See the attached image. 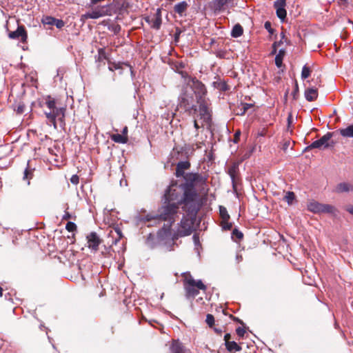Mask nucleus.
I'll return each instance as SVG.
<instances>
[{"label":"nucleus","instance_id":"obj_1","mask_svg":"<svg viewBox=\"0 0 353 353\" xmlns=\"http://www.w3.org/2000/svg\"><path fill=\"white\" fill-rule=\"evenodd\" d=\"M206 181V177L199 172H187L184 175L183 182L180 184V189L183 192L181 201L183 205H190L189 211L192 214L198 212L200 209L199 194L196 187L203 189Z\"/></svg>","mask_w":353,"mask_h":353},{"label":"nucleus","instance_id":"obj_2","mask_svg":"<svg viewBox=\"0 0 353 353\" xmlns=\"http://www.w3.org/2000/svg\"><path fill=\"white\" fill-rule=\"evenodd\" d=\"M206 94L205 85L196 79H191L182 87L178 98V109L190 114L197 112V103Z\"/></svg>","mask_w":353,"mask_h":353},{"label":"nucleus","instance_id":"obj_3","mask_svg":"<svg viewBox=\"0 0 353 353\" xmlns=\"http://www.w3.org/2000/svg\"><path fill=\"white\" fill-rule=\"evenodd\" d=\"M182 275L184 277V290L186 299H193L199 294V290H206V286L203 281L201 279L194 280L190 272H183Z\"/></svg>","mask_w":353,"mask_h":353},{"label":"nucleus","instance_id":"obj_4","mask_svg":"<svg viewBox=\"0 0 353 353\" xmlns=\"http://www.w3.org/2000/svg\"><path fill=\"white\" fill-rule=\"evenodd\" d=\"M190 205H183L182 207L183 210L185 212L186 215L183 214V218L181 220L180 225L178 228L177 234L179 236H185L191 234L193 231V225L196 221V214L198 212H196L194 214H192L189 211Z\"/></svg>","mask_w":353,"mask_h":353},{"label":"nucleus","instance_id":"obj_5","mask_svg":"<svg viewBox=\"0 0 353 353\" xmlns=\"http://www.w3.org/2000/svg\"><path fill=\"white\" fill-rule=\"evenodd\" d=\"M172 224L168 223L164 224L163 227L157 232V239L160 243L164 244L165 251L172 250V247L175 244V241L179 237L177 232L172 234Z\"/></svg>","mask_w":353,"mask_h":353},{"label":"nucleus","instance_id":"obj_6","mask_svg":"<svg viewBox=\"0 0 353 353\" xmlns=\"http://www.w3.org/2000/svg\"><path fill=\"white\" fill-rule=\"evenodd\" d=\"M179 209V205L175 203H166L163 200V205L159 210V217L161 221H166L172 224L175 221V216Z\"/></svg>","mask_w":353,"mask_h":353},{"label":"nucleus","instance_id":"obj_7","mask_svg":"<svg viewBox=\"0 0 353 353\" xmlns=\"http://www.w3.org/2000/svg\"><path fill=\"white\" fill-rule=\"evenodd\" d=\"M181 191L180 185L177 187L176 184H171L163 195V200H165V203L170 202L177 203L179 205H183V203L181 201L182 199Z\"/></svg>","mask_w":353,"mask_h":353},{"label":"nucleus","instance_id":"obj_8","mask_svg":"<svg viewBox=\"0 0 353 353\" xmlns=\"http://www.w3.org/2000/svg\"><path fill=\"white\" fill-rule=\"evenodd\" d=\"M307 210L316 214L327 213L335 214L338 212L336 208L332 205L323 204L315 201L308 203Z\"/></svg>","mask_w":353,"mask_h":353},{"label":"nucleus","instance_id":"obj_9","mask_svg":"<svg viewBox=\"0 0 353 353\" xmlns=\"http://www.w3.org/2000/svg\"><path fill=\"white\" fill-rule=\"evenodd\" d=\"M197 104L199 105V112L200 118L203 119L204 122L209 123L211 121V115L203 97L201 98V102H198Z\"/></svg>","mask_w":353,"mask_h":353},{"label":"nucleus","instance_id":"obj_10","mask_svg":"<svg viewBox=\"0 0 353 353\" xmlns=\"http://www.w3.org/2000/svg\"><path fill=\"white\" fill-rule=\"evenodd\" d=\"M9 38L12 39H21L22 42H26L28 39V34L26 28L23 26H18L16 30L10 32L8 34Z\"/></svg>","mask_w":353,"mask_h":353},{"label":"nucleus","instance_id":"obj_11","mask_svg":"<svg viewBox=\"0 0 353 353\" xmlns=\"http://www.w3.org/2000/svg\"><path fill=\"white\" fill-rule=\"evenodd\" d=\"M239 172V163H234L231 165L228 170V174H229L232 184V188L235 190H236V184L239 179L238 174Z\"/></svg>","mask_w":353,"mask_h":353},{"label":"nucleus","instance_id":"obj_12","mask_svg":"<svg viewBox=\"0 0 353 353\" xmlns=\"http://www.w3.org/2000/svg\"><path fill=\"white\" fill-rule=\"evenodd\" d=\"M66 108L63 106H57L54 109L51 111L54 114L56 120L59 121L61 127H64L65 125V113Z\"/></svg>","mask_w":353,"mask_h":353},{"label":"nucleus","instance_id":"obj_13","mask_svg":"<svg viewBox=\"0 0 353 353\" xmlns=\"http://www.w3.org/2000/svg\"><path fill=\"white\" fill-rule=\"evenodd\" d=\"M88 246L89 248L97 251L99 248V245L101 243V239L95 232H91L87 236Z\"/></svg>","mask_w":353,"mask_h":353},{"label":"nucleus","instance_id":"obj_14","mask_svg":"<svg viewBox=\"0 0 353 353\" xmlns=\"http://www.w3.org/2000/svg\"><path fill=\"white\" fill-rule=\"evenodd\" d=\"M190 163L188 161H181L176 164L175 175L176 177L183 176L185 175V170L189 169Z\"/></svg>","mask_w":353,"mask_h":353},{"label":"nucleus","instance_id":"obj_15","mask_svg":"<svg viewBox=\"0 0 353 353\" xmlns=\"http://www.w3.org/2000/svg\"><path fill=\"white\" fill-rule=\"evenodd\" d=\"M97 54L95 55L94 59L95 61L97 63V67L101 66V63H103L105 64L104 61L109 59L110 54H107L105 48H100L97 50Z\"/></svg>","mask_w":353,"mask_h":353},{"label":"nucleus","instance_id":"obj_16","mask_svg":"<svg viewBox=\"0 0 353 353\" xmlns=\"http://www.w3.org/2000/svg\"><path fill=\"white\" fill-rule=\"evenodd\" d=\"M106 14L103 9H95L92 12H86L81 16L82 19H97Z\"/></svg>","mask_w":353,"mask_h":353},{"label":"nucleus","instance_id":"obj_17","mask_svg":"<svg viewBox=\"0 0 353 353\" xmlns=\"http://www.w3.org/2000/svg\"><path fill=\"white\" fill-rule=\"evenodd\" d=\"M171 353H191L190 351L185 347L179 341H174L170 347Z\"/></svg>","mask_w":353,"mask_h":353},{"label":"nucleus","instance_id":"obj_18","mask_svg":"<svg viewBox=\"0 0 353 353\" xmlns=\"http://www.w3.org/2000/svg\"><path fill=\"white\" fill-rule=\"evenodd\" d=\"M333 136V132H327L325 134H324L321 139H319L320 143L323 146V149L329 148L330 147H333L334 145V143L333 141H332L330 143H329V141L331 139V138Z\"/></svg>","mask_w":353,"mask_h":353},{"label":"nucleus","instance_id":"obj_19","mask_svg":"<svg viewBox=\"0 0 353 353\" xmlns=\"http://www.w3.org/2000/svg\"><path fill=\"white\" fill-rule=\"evenodd\" d=\"M188 8V4L185 1L176 3L174 7V12L177 13L180 17L185 15V12Z\"/></svg>","mask_w":353,"mask_h":353},{"label":"nucleus","instance_id":"obj_20","mask_svg":"<svg viewBox=\"0 0 353 353\" xmlns=\"http://www.w3.org/2000/svg\"><path fill=\"white\" fill-rule=\"evenodd\" d=\"M350 191H353V185L346 182L340 183L335 188L336 193L349 192Z\"/></svg>","mask_w":353,"mask_h":353},{"label":"nucleus","instance_id":"obj_21","mask_svg":"<svg viewBox=\"0 0 353 353\" xmlns=\"http://www.w3.org/2000/svg\"><path fill=\"white\" fill-rule=\"evenodd\" d=\"M304 94L307 101H313L318 97L317 89L314 88H307L305 90Z\"/></svg>","mask_w":353,"mask_h":353},{"label":"nucleus","instance_id":"obj_22","mask_svg":"<svg viewBox=\"0 0 353 353\" xmlns=\"http://www.w3.org/2000/svg\"><path fill=\"white\" fill-rule=\"evenodd\" d=\"M212 85L214 88L223 92H225L230 90V87L227 83L225 81L221 80L220 79L214 81L212 83Z\"/></svg>","mask_w":353,"mask_h":353},{"label":"nucleus","instance_id":"obj_23","mask_svg":"<svg viewBox=\"0 0 353 353\" xmlns=\"http://www.w3.org/2000/svg\"><path fill=\"white\" fill-rule=\"evenodd\" d=\"M340 134L346 138H353V124L339 130Z\"/></svg>","mask_w":353,"mask_h":353},{"label":"nucleus","instance_id":"obj_24","mask_svg":"<svg viewBox=\"0 0 353 353\" xmlns=\"http://www.w3.org/2000/svg\"><path fill=\"white\" fill-rule=\"evenodd\" d=\"M243 33V29L242 26L237 23L234 25L231 31V36L234 38H238L241 37Z\"/></svg>","mask_w":353,"mask_h":353},{"label":"nucleus","instance_id":"obj_25","mask_svg":"<svg viewBox=\"0 0 353 353\" xmlns=\"http://www.w3.org/2000/svg\"><path fill=\"white\" fill-rule=\"evenodd\" d=\"M226 349L229 352H239L241 350V347L235 341H227L225 343Z\"/></svg>","mask_w":353,"mask_h":353},{"label":"nucleus","instance_id":"obj_26","mask_svg":"<svg viewBox=\"0 0 353 353\" xmlns=\"http://www.w3.org/2000/svg\"><path fill=\"white\" fill-rule=\"evenodd\" d=\"M285 54V50L284 48H281L279 50L278 54H276L274 61H275V65L278 68L281 67L282 63H283V57H284Z\"/></svg>","mask_w":353,"mask_h":353},{"label":"nucleus","instance_id":"obj_27","mask_svg":"<svg viewBox=\"0 0 353 353\" xmlns=\"http://www.w3.org/2000/svg\"><path fill=\"white\" fill-rule=\"evenodd\" d=\"M44 114L48 119V121L52 125H53L54 129L57 128V120L55 119L54 114H52V112L51 110L49 111H45Z\"/></svg>","mask_w":353,"mask_h":353},{"label":"nucleus","instance_id":"obj_28","mask_svg":"<svg viewBox=\"0 0 353 353\" xmlns=\"http://www.w3.org/2000/svg\"><path fill=\"white\" fill-rule=\"evenodd\" d=\"M112 139L119 143H126L128 141L127 136H124L120 134H114L112 137Z\"/></svg>","mask_w":353,"mask_h":353},{"label":"nucleus","instance_id":"obj_29","mask_svg":"<svg viewBox=\"0 0 353 353\" xmlns=\"http://www.w3.org/2000/svg\"><path fill=\"white\" fill-rule=\"evenodd\" d=\"M314 148H317V149H323V146L322 145V144L320 143V141L318 140L316 141H313L310 145H309L308 146H307L305 149H304V152L305 151H308L310 150H312V149H314Z\"/></svg>","mask_w":353,"mask_h":353},{"label":"nucleus","instance_id":"obj_30","mask_svg":"<svg viewBox=\"0 0 353 353\" xmlns=\"http://www.w3.org/2000/svg\"><path fill=\"white\" fill-rule=\"evenodd\" d=\"M108 30L112 32L115 35H117L120 32L121 27L117 23H111L108 26Z\"/></svg>","mask_w":353,"mask_h":353},{"label":"nucleus","instance_id":"obj_31","mask_svg":"<svg viewBox=\"0 0 353 353\" xmlns=\"http://www.w3.org/2000/svg\"><path fill=\"white\" fill-rule=\"evenodd\" d=\"M162 23V19L159 17H154L152 20L151 28L154 30H159Z\"/></svg>","mask_w":353,"mask_h":353},{"label":"nucleus","instance_id":"obj_32","mask_svg":"<svg viewBox=\"0 0 353 353\" xmlns=\"http://www.w3.org/2000/svg\"><path fill=\"white\" fill-rule=\"evenodd\" d=\"M219 214L222 219V221H226L230 219V215L228 213L227 209L225 207L221 205L219 206Z\"/></svg>","mask_w":353,"mask_h":353},{"label":"nucleus","instance_id":"obj_33","mask_svg":"<svg viewBox=\"0 0 353 353\" xmlns=\"http://www.w3.org/2000/svg\"><path fill=\"white\" fill-rule=\"evenodd\" d=\"M253 106L251 103H242L241 108H240V111L236 113L237 115L243 116L245 114V112Z\"/></svg>","mask_w":353,"mask_h":353},{"label":"nucleus","instance_id":"obj_34","mask_svg":"<svg viewBox=\"0 0 353 353\" xmlns=\"http://www.w3.org/2000/svg\"><path fill=\"white\" fill-rule=\"evenodd\" d=\"M276 13L277 17L281 21H283L287 16V11L285 8H276Z\"/></svg>","mask_w":353,"mask_h":353},{"label":"nucleus","instance_id":"obj_35","mask_svg":"<svg viewBox=\"0 0 353 353\" xmlns=\"http://www.w3.org/2000/svg\"><path fill=\"white\" fill-rule=\"evenodd\" d=\"M46 104L49 110H52V109H54L57 106L55 100L53 98H51L50 97H48V99L46 101Z\"/></svg>","mask_w":353,"mask_h":353},{"label":"nucleus","instance_id":"obj_36","mask_svg":"<svg viewBox=\"0 0 353 353\" xmlns=\"http://www.w3.org/2000/svg\"><path fill=\"white\" fill-rule=\"evenodd\" d=\"M285 201L288 203V205H291L294 200L295 199V194L293 192H288L284 198Z\"/></svg>","mask_w":353,"mask_h":353},{"label":"nucleus","instance_id":"obj_37","mask_svg":"<svg viewBox=\"0 0 353 353\" xmlns=\"http://www.w3.org/2000/svg\"><path fill=\"white\" fill-rule=\"evenodd\" d=\"M243 234L238 229L235 228L233 230L232 232V239H233L234 240H240L241 239H243Z\"/></svg>","mask_w":353,"mask_h":353},{"label":"nucleus","instance_id":"obj_38","mask_svg":"<svg viewBox=\"0 0 353 353\" xmlns=\"http://www.w3.org/2000/svg\"><path fill=\"white\" fill-rule=\"evenodd\" d=\"M32 177V171L28 168H26L23 172V180H28L27 184L30 185V179Z\"/></svg>","mask_w":353,"mask_h":353},{"label":"nucleus","instance_id":"obj_39","mask_svg":"<svg viewBox=\"0 0 353 353\" xmlns=\"http://www.w3.org/2000/svg\"><path fill=\"white\" fill-rule=\"evenodd\" d=\"M156 219H159V214H157L154 216L151 215V214H147L146 216H144L139 219L140 221H144V222H148V221H150L156 220Z\"/></svg>","mask_w":353,"mask_h":353},{"label":"nucleus","instance_id":"obj_40","mask_svg":"<svg viewBox=\"0 0 353 353\" xmlns=\"http://www.w3.org/2000/svg\"><path fill=\"white\" fill-rule=\"evenodd\" d=\"M310 69L309 67H307V65H304L302 68V71H301V78L303 79H305L307 78H308L310 75Z\"/></svg>","mask_w":353,"mask_h":353},{"label":"nucleus","instance_id":"obj_41","mask_svg":"<svg viewBox=\"0 0 353 353\" xmlns=\"http://www.w3.org/2000/svg\"><path fill=\"white\" fill-rule=\"evenodd\" d=\"M294 90L291 94L292 96L293 100H296L299 97V85L296 80H294Z\"/></svg>","mask_w":353,"mask_h":353},{"label":"nucleus","instance_id":"obj_42","mask_svg":"<svg viewBox=\"0 0 353 353\" xmlns=\"http://www.w3.org/2000/svg\"><path fill=\"white\" fill-rule=\"evenodd\" d=\"M54 20V17H50V16H46L42 19L41 21L44 25L53 26Z\"/></svg>","mask_w":353,"mask_h":353},{"label":"nucleus","instance_id":"obj_43","mask_svg":"<svg viewBox=\"0 0 353 353\" xmlns=\"http://www.w3.org/2000/svg\"><path fill=\"white\" fill-rule=\"evenodd\" d=\"M286 6V0H276L274 2V8H284Z\"/></svg>","mask_w":353,"mask_h":353},{"label":"nucleus","instance_id":"obj_44","mask_svg":"<svg viewBox=\"0 0 353 353\" xmlns=\"http://www.w3.org/2000/svg\"><path fill=\"white\" fill-rule=\"evenodd\" d=\"M205 322H206V323L208 325V326L210 327H212L213 325H214V316L212 314H208L207 316H206Z\"/></svg>","mask_w":353,"mask_h":353},{"label":"nucleus","instance_id":"obj_45","mask_svg":"<svg viewBox=\"0 0 353 353\" xmlns=\"http://www.w3.org/2000/svg\"><path fill=\"white\" fill-rule=\"evenodd\" d=\"M65 229L68 232H74L77 230V225L74 222L69 221L66 223Z\"/></svg>","mask_w":353,"mask_h":353},{"label":"nucleus","instance_id":"obj_46","mask_svg":"<svg viewBox=\"0 0 353 353\" xmlns=\"http://www.w3.org/2000/svg\"><path fill=\"white\" fill-rule=\"evenodd\" d=\"M26 106L23 103H19L17 106L15 108L14 110L17 114H21L25 112Z\"/></svg>","mask_w":353,"mask_h":353},{"label":"nucleus","instance_id":"obj_47","mask_svg":"<svg viewBox=\"0 0 353 353\" xmlns=\"http://www.w3.org/2000/svg\"><path fill=\"white\" fill-rule=\"evenodd\" d=\"M65 25L64 21L62 19L54 18L53 26H55L57 28L61 29Z\"/></svg>","mask_w":353,"mask_h":353},{"label":"nucleus","instance_id":"obj_48","mask_svg":"<svg viewBox=\"0 0 353 353\" xmlns=\"http://www.w3.org/2000/svg\"><path fill=\"white\" fill-rule=\"evenodd\" d=\"M264 28L270 34H273L275 31L274 29L272 28L271 23L268 21L265 22Z\"/></svg>","mask_w":353,"mask_h":353},{"label":"nucleus","instance_id":"obj_49","mask_svg":"<svg viewBox=\"0 0 353 353\" xmlns=\"http://www.w3.org/2000/svg\"><path fill=\"white\" fill-rule=\"evenodd\" d=\"M232 228V223L228 222V221H222V228L224 230H230Z\"/></svg>","mask_w":353,"mask_h":353},{"label":"nucleus","instance_id":"obj_50","mask_svg":"<svg viewBox=\"0 0 353 353\" xmlns=\"http://www.w3.org/2000/svg\"><path fill=\"white\" fill-rule=\"evenodd\" d=\"M282 43H283V41H282V40H280V41H275V42L272 44V54H276V51H277V47H279V46H281Z\"/></svg>","mask_w":353,"mask_h":353},{"label":"nucleus","instance_id":"obj_51","mask_svg":"<svg viewBox=\"0 0 353 353\" xmlns=\"http://www.w3.org/2000/svg\"><path fill=\"white\" fill-rule=\"evenodd\" d=\"M236 332L239 337H243L245 330L243 327H238L236 330Z\"/></svg>","mask_w":353,"mask_h":353},{"label":"nucleus","instance_id":"obj_52","mask_svg":"<svg viewBox=\"0 0 353 353\" xmlns=\"http://www.w3.org/2000/svg\"><path fill=\"white\" fill-rule=\"evenodd\" d=\"M181 33V30L179 28H176L174 35V40L175 43L179 42Z\"/></svg>","mask_w":353,"mask_h":353},{"label":"nucleus","instance_id":"obj_53","mask_svg":"<svg viewBox=\"0 0 353 353\" xmlns=\"http://www.w3.org/2000/svg\"><path fill=\"white\" fill-rule=\"evenodd\" d=\"M70 182L72 183V184H74V185H77L79 183V176L77 175V174H74L71 176L70 178Z\"/></svg>","mask_w":353,"mask_h":353},{"label":"nucleus","instance_id":"obj_54","mask_svg":"<svg viewBox=\"0 0 353 353\" xmlns=\"http://www.w3.org/2000/svg\"><path fill=\"white\" fill-rule=\"evenodd\" d=\"M225 53L226 52L225 51H223V50H217L216 52H215V54L217 57L220 58V59H223L225 58Z\"/></svg>","mask_w":353,"mask_h":353},{"label":"nucleus","instance_id":"obj_55","mask_svg":"<svg viewBox=\"0 0 353 353\" xmlns=\"http://www.w3.org/2000/svg\"><path fill=\"white\" fill-rule=\"evenodd\" d=\"M194 243L195 246H199L201 245L200 241H199V237L196 234H194L192 236Z\"/></svg>","mask_w":353,"mask_h":353},{"label":"nucleus","instance_id":"obj_56","mask_svg":"<svg viewBox=\"0 0 353 353\" xmlns=\"http://www.w3.org/2000/svg\"><path fill=\"white\" fill-rule=\"evenodd\" d=\"M115 230V232H117V234H118L119 236V238L118 239H116L115 240V243H117V242L123 237V234H122V232L121 230V229L119 228V227H117L114 228Z\"/></svg>","mask_w":353,"mask_h":353},{"label":"nucleus","instance_id":"obj_57","mask_svg":"<svg viewBox=\"0 0 353 353\" xmlns=\"http://www.w3.org/2000/svg\"><path fill=\"white\" fill-rule=\"evenodd\" d=\"M240 135H241L240 131H237L235 132L234 139H233L234 143H238V141H239V139H240Z\"/></svg>","mask_w":353,"mask_h":353},{"label":"nucleus","instance_id":"obj_58","mask_svg":"<svg viewBox=\"0 0 353 353\" xmlns=\"http://www.w3.org/2000/svg\"><path fill=\"white\" fill-rule=\"evenodd\" d=\"M119 68V66L117 63H112V65H110L109 67H108V69L110 70V71H113L114 70H117Z\"/></svg>","mask_w":353,"mask_h":353},{"label":"nucleus","instance_id":"obj_59","mask_svg":"<svg viewBox=\"0 0 353 353\" xmlns=\"http://www.w3.org/2000/svg\"><path fill=\"white\" fill-rule=\"evenodd\" d=\"M202 144H203L202 142H197L195 144H193L192 147V150L201 148Z\"/></svg>","mask_w":353,"mask_h":353},{"label":"nucleus","instance_id":"obj_60","mask_svg":"<svg viewBox=\"0 0 353 353\" xmlns=\"http://www.w3.org/2000/svg\"><path fill=\"white\" fill-rule=\"evenodd\" d=\"M345 210L348 212L350 214L353 215V205H348L345 207Z\"/></svg>","mask_w":353,"mask_h":353},{"label":"nucleus","instance_id":"obj_61","mask_svg":"<svg viewBox=\"0 0 353 353\" xmlns=\"http://www.w3.org/2000/svg\"><path fill=\"white\" fill-rule=\"evenodd\" d=\"M290 145V141H285V142L283 143V148H282V149H283L284 151H286V150H288V148H289Z\"/></svg>","mask_w":353,"mask_h":353},{"label":"nucleus","instance_id":"obj_62","mask_svg":"<svg viewBox=\"0 0 353 353\" xmlns=\"http://www.w3.org/2000/svg\"><path fill=\"white\" fill-rule=\"evenodd\" d=\"M230 338H231L230 334H229V333L225 334L224 336V340L225 341V343H227V341H230L229 339Z\"/></svg>","mask_w":353,"mask_h":353},{"label":"nucleus","instance_id":"obj_63","mask_svg":"<svg viewBox=\"0 0 353 353\" xmlns=\"http://www.w3.org/2000/svg\"><path fill=\"white\" fill-rule=\"evenodd\" d=\"M242 259H243L242 256L239 254H237L236 256V260L237 263H239L240 261H241Z\"/></svg>","mask_w":353,"mask_h":353},{"label":"nucleus","instance_id":"obj_64","mask_svg":"<svg viewBox=\"0 0 353 353\" xmlns=\"http://www.w3.org/2000/svg\"><path fill=\"white\" fill-rule=\"evenodd\" d=\"M194 127L196 129V131H197L200 128L196 120L194 121Z\"/></svg>","mask_w":353,"mask_h":353}]
</instances>
